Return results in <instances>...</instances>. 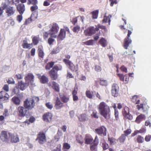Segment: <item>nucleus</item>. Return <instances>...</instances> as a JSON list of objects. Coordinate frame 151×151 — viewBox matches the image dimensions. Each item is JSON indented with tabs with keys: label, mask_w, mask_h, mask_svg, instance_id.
Listing matches in <instances>:
<instances>
[{
	"label": "nucleus",
	"mask_w": 151,
	"mask_h": 151,
	"mask_svg": "<svg viewBox=\"0 0 151 151\" xmlns=\"http://www.w3.org/2000/svg\"><path fill=\"white\" fill-rule=\"evenodd\" d=\"M34 78V76L32 74L29 73L25 76V79L26 82L28 83V81H29L31 84L32 85L33 84Z\"/></svg>",
	"instance_id": "13"
},
{
	"label": "nucleus",
	"mask_w": 151,
	"mask_h": 151,
	"mask_svg": "<svg viewBox=\"0 0 151 151\" xmlns=\"http://www.w3.org/2000/svg\"><path fill=\"white\" fill-rule=\"evenodd\" d=\"M95 27H96V29L97 31L99 30V29H104L105 31L106 30V27L105 26L101 25L100 24L95 25Z\"/></svg>",
	"instance_id": "39"
},
{
	"label": "nucleus",
	"mask_w": 151,
	"mask_h": 151,
	"mask_svg": "<svg viewBox=\"0 0 151 151\" xmlns=\"http://www.w3.org/2000/svg\"><path fill=\"white\" fill-rule=\"evenodd\" d=\"M65 37V30L63 29H61L59 35L58 36L59 38L63 40Z\"/></svg>",
	"instance_id": "28"
},
{
	"label": "nucleus",
	"mask_w": 151,
	"mask_h": 151,
	"mask_svg": "<svg viewBox=\"0 0 151 151\" xmlns=\"http://www.w3.org/2000/svg\"><path fill=\"white\" fill-rule=\"evenodd\" d=\"M85 143L86 144H91L93 142V140L91 136H88V134L86 135V137L85 139Z\"/></svg>",
	"instance_id": "20"
},
{
	"label": "nucleus",
	"mask_w": 151,
	"mask_h": 151,
	"mask_svg": "<svg viewBox=\"0 0 151 151\" xmlns=\"http://www.w3.org/2000/svg\"><path fill=\"white\" fill-rule=\"evenodd\" d=\"M136 140L138 143H142L144 142V139L143 137L139 135L137 136Z\"/></svg>",
	"instance_id": "36"
},
{
	"label": "nucleus",
	"mask_w": 151,
	"mask_h": 151,
	"mask_svg": "<svg viewBox=\"0 0 151 151\" xmlns=\"http://www.w3.org/2000/svg\"><path fill=\"white\" fill-rule=\"evenodd\" d=\"M114 115L116 120H117L119 119V113L117 110L114 111Z\"/></svg>",
	"instance_id": "54"
},
{
	"label": "nucleus",
	"mask_w": 151,
	"mask_h": 151,
	"mask_svg": "<svg viewBox=\"0 0 151 151\" xmlns=\"http://www.w3.org/2000/svg\"><path fill=\"white\" fill-rule=\"evenodd\" d=\"M99 13L98 10H94L91 13L92 15V18L93 19H96L97 18Z\"/></svg>",
	"instance_id": "30"
},
{
	"label": "nucleus",
	"mask_w": 151,
	"mask_h": 151,
	"mask_svg": "<svg viewBox=\"0 0 151 151\" xmlns=\"http://www.w3.org/2000/svg\"><path fill=\"white\" fill-rule=\"evenodd\" d=\"M137 98V96L134 95L133 96L131 99V101L133 102L134 103L136 102Z\"/></svg>",
	"instance_id": "61"
},
{
	"label": "nucleus",
	"mask_w": 151,
	"mask_h": 151,
	"mask_svg": "<svg viewBox=\"0 0 151 151\" xmlns=\"http://www.w3.org/2000/svg\"><path fill=\"white\" fill-rule=\"evenodd\" d=\"M34 100L32 98H28L24 101V107L28 109H32L35 106Z\"/></svg>",
	"instance_id": "4"
},
{
	"label": "nucleus",
	"mask_w": 151,
	"mask_h": 151,
	"mask_svg": "<svg viewBox=\"0 0 151 151\" xmlns=\"http://www.w3.org/2000/svg\"><path fill=\"white\" fill-rule=\"evenodd\" d=\"M30 44H28L27 43L24 42L23 45L22 46L24 48H27L30 49L31 47Z\"/></svg>",
	"instance_id": "52"
},
{
	"label": "nucleus",
	"mask_w": 151,
	"mask_h": 151,
	"mask_svg": "<svg viewBox=\"0 0 151 151\" xmlns=\"http://www.w3.org/2000/svg\"><path fill=\"white\" fill-rule=\"evenodd\" d=\"M52 87V88L56 91H59V89L58 87V85L56 82H53Z\"/></svg>",
	"instance_id": "38"
},
{
	"label": "nucleus",
	"mask_w": 151,
	"mask_h": 151,
	"mask_svg": "<svg viewBox=\"0 0 151 151\" xmlns=\"http://www.w3.org/2000/svg\"><path fill=\"white\" fill-rule=\"evenodd\" d=\"M91 116L96 119H98L99 118L98 116L97 115V111H93L91 114Z\"/></svg>",
	"instance_id": "48"
},
{
	"label": "nucleus",
	"mask_w": 151,
	"mask_h": 151,
	"mask_svg": "<svg viewBox=\"0 0 151 151\" xmlns=\"http://www.w3.org/2000/svg\"><path fill=\"white\" fill-rule=\"evenodd\" d=\"M111 15H109L108 17L105 16L102 20L103 23H106L108 22L109 25H110L111 20L110 18L111 17Z\"/></svg>",
	"instance_id": "29"
},
{
	"label": "nucleus",
	"mask_w": 151,
	"mask_h": 151,
	"mask_svg": "<svg viewBox=\"0 0 151 151\" xmlns=\"http://www.w3.org/2000/svg\"><path fill=\"white\" fill-rule=\"evenodd\" d=\"M131 30H128V34L127 37L124 39V48L127 49L129 47V45L131 44L132 40L129 38L130 35L132 33V31L133 30L132 27L129 28Z\"/></svg>",
	"instance_id": "3"
},
{
	"label": "nucleus",
	"mask_w": 151,
	"mask_h": 151,
	"mask_svg": "<svg viewBox=\"0 0 151 151\" xmlns=\"http://www.w3.org/2000/svg\"><path fill=\"white\" fill-rule=\"evenodd\" d=\"M125 117H127V119L129 120H131L132 119V116L129 113H128L127 114H126V115H123Z\"/></svg>",
	"instance_id": "59"
},
{
	"label": "nucleus",
	"mask_w": 151,
	"mask_h": 151,
	"mask_svg": "<svg viewBox=\"0 0 151 151\" xmlns=\"http://www.w3.org/2000/svg\"><path fill=\"white\" fill-rule=\"evenodd\" d=\"M59 51V49L58 48H56L53 49V50L51 52V54H56Z\"/></svg>",
	"instance_id": "56"
},
{
	"label": "nucleus",
	"mask_w": 151,
	"mask_h": 151,
	"mask_svg": "<svg viewBox=\"0 0 151 151\" xmlns=\"http://www.w3.org/2000/svg\"><path fill=\"white\" fill-rule=\"evenodd\" d=\"M102 147L104 150L108 149L109 147L108 144L105 142L102 143Z\"/></svg>",
	"instance_id": "43"
},
{
	"label": "nucleus",
	"mask_w": 151,
	"mask_h": 151,
	"mask_svg": "<svg viewBox=\"0 0 151 151\" xmlns=\"http://www.w3.org/2000/svg\"><path fill=\"white\" fill-rule=\"evenodd\" d=\"M126 136L124 134H122L120 137L119 139L120 142H124L126 139Z\"/></svg>",
	"instance_id": "45"
},
{
	"label": "nucleus",
	"mask_w": 151,
	"mask_h": 151,
	"mask_svg": "<svg viewBox=\"0 0 151 151\" xmlns=\"http://www.w3.org/2000/svg\"><path fill=\"white\" fill-rule=\"evenodd\" d=\"M106 128L104 126H102L100 127L95 129L96 132L99 135H103L105 136L106 135Z\"/></svg>",
	"instance_id": "10"
},
{
	"label": "nucleus",
	"mask_w": 151,
	"mask_h": 151,
	"mask_svg": "<svg viewBox=\"0 0 151 151\" xmlns=\"http://www.w3.org/2000/svg\"><path fill=\"white\" fill-rule=\"evenodd\" d=\"M29 2H28V4L32 3L34 4V5L31 7V9L32 11L36 10L38 9V6L36 5L37 3V0H28Z\"/></svg>",
	"instance_id": "17"
},
{
	"label": "nucleus",
	"mask_w": 151,
	"mask_h": 151,
	"mask_svg": "<svg viewBox=\"0 0 151 151\" xmlns=\"http://www.w3.org/2000/svg\"><path fill=\"white\" fill-rule=\"evenodd\" d=\"M137 109L139 110L141 109H144L143 108V104H141L140 105H138L136 106Z\"/></svg>",
	"instance_id": "62"
},
{
	"label": "nucleus",
	"mask_w": 151,
	"mask_h": 151,
	"mask_svg": "<svg viewBox=\"0 0 151 151\" xmlns=\"http://www.w3.org/2000/svg\"><path fill=\"white\" fill-rule=\"evenodd\" d=\"M78 91V88H74V90L73 91L72 94V96L76 95L77 93V92Z\"/></svg>",
	"instance_id": "58"
},
{
	"label": "nucleus",
	"mask_w": 151,
	"mask_h": 151,
	"mask_svg": "<svg viewBox=\"0 0 151 151\" xmlns=\"http://www.w3.org/2000/svg\"><path fill=\"white\" fill-rule=\"evenodd\" d=\"M7 139V135L6 132L3 131L1 133V136L0 137V139L2 141H5Z\"/></svg>",
	"instance_id": "27"
},
{
	"label": "nucleus",
	"mask_w": 151,
	"mask_h": 151,
	"mask_svg": "<svg viewBox=\"0 0 151 151\" xmlns=\"http://www.w3.org/2000/svg\"><path fill=\"white\" fill-rule=\"evenodd\" d=\"M99 43L103 47H105L107 45V41L103 37L101 38L99 40Z\"/></svg>",
	"instance_id": "26"
},
{
	"label": "nucleus",
	"mask_w": 151,
	"mask_h": 151,
	"mask_svg": "<svg viewBox=\"0 0 151 151\" xmlns=\"http://www.w3.org/2000/svg\"><path fill=\"white\" fill-rule=\"evenodd\" d=\"M12 101L16 105H19L20 104V100L17 97H14L12 99Z\"/></svg>",
	"instance_id": "34"
},
{
	"label": "nucleus",
	"mask_w": 151,
	"mask_h": 151,
	"mask_svg": "<svg viewBox=\"0 0 151 151\" xmlns=\"http://www.w3.org/2000/svg\"><path fill=\"white\" fill-rule=\"evenodd\" d=\"M58 70V67L55 66L49 72L51 78L53 80H56L57 78V71Z\"/></svg>",
	"instance_id": "6"
},
{
	"label": "nucleus",
	"mask_w": 151,
	"mask_h": 151,
	"mask_svg": "<svg viewBox=\"0 0 151 151\" xmlns=\"http://www.w3.org/2000/svg\"><path fill=\"white\" fill-rule=\"evenodd\" d=\"M145 118L146 116L144 114H141L137 117L135 122L137 124H139L142 119H145Z\"/></svg>",
	"instance_id": "22"
},
{
	"label": "nucleus",
	"mask_w": 151,
	"mask_h": 151,
	"mask_svg": "<svg viewBox=\"0 0 151 151\" xmlns=\"http://www.w3.org/2000/svg\"><path fill=\"white\" fill-rule=\"evenodd\" d=\"M50 29L49 30V33L50 35V36L52 37L56 38L57 36L56 34L59 30V27L58 24L56 23H53L50 24Z\"/></svg>",
	"instance_id": "2"
},
{
	"label": "nucleus",
	"mask_w": 151,
	"mask_h": 151,
	"mask_svg": "<svg viewBox=\"0 0 151 151\" xmlns=\"http://www.w3.org/2000/svg\"><path fill=\"white\" fill-rule=\"evenodd\" d=\"M63 106V104L61 103L58 97L56 99V102L55 105V107L56 109H59Z\"/></svg>",
	"instance_id": "24"
},
{
	"label": "nucleus",
	"mask_w": 151,
	"mask_h": 151,
	"mask_svg": "<svg viewBox=\"0 0 151 151\" xmlns=\"http://www.w3.org/2000/svg\"><path fill=\"white\" fill-rule=\"evenodd\" d=\"M51 37L48 40V43L50 45H51L52 42H53L54 41V39H52V38H55V37H52L50 36Z\"/></svg>",
	"instance_id": "60"
},
{
	"label": "nucleus",
	"mask_w": 151,
	"mask_h": 151,
	"mask_svg": "<svg viewBox=\"0 0 151 151\" xmlns=\"http://www.w3.org/2000/svg\"><path fill=\"white\" fill-rule=\"evenodd\" d=\"M121 70L126 73L127 72V68L124 66V65L122 66L120 68Z\"/></svg>",
	"instance_id": "57"
},
{
	"label": "nucleus",
	"mask_w": 151,
	"mask_h": 151,
	"mask_svg": "<svg viewBox=\"0 0 151 151\" xmlns=\"http://www.w3.org/2000/svg\"><path fill=\"white\" fill-rule=\"evenodd\" d=\"M123 115H126V114H127L129 113V109L127 106H125L124 108V111H123Z\"/></svg>",
	"instance_id": "42"
},
{
	"label": "nucleus",
	"mask_w": 151,
	"mask_h": 151,
	"mask_svg": "<svg viewBox=\"0 0 151 151\" xmlns=\"http://www.w3.org/2000/svg\"><path fill=\"white\" fill-rule=\"evenodd\" d=\"M46 107L49 109H51L53 108V105L50 102L46 104Z\"/></svg>",
	"instance_id": "53"
},
{
	"label": "nucleus",
	"mask_w": 151,
	"mask_h": 151,
	"mask_svg": "<svg viewBox=\"0 0 151 151\" xmlns=\"http://www.w3.org/2000/svg\"><path fill=\"white\" fill-rule=\"evenodd\" d=\"M67 65L68 67L69 68L73 71H77V68L70 61L67 60Z\"/></svg>",
	"instance_id": "14"
},
{
	"label": "nucleus",
	"mask_w": 151,
	"mask_h": 151,
	"mask_svg": "<svg viewBox=\"0 0 151 151\" xmlns=\"http://www.w3.org/2000/svg\"><path fill=\"white\" fill-rule=\"evenodd\" d=\"M99 143V139L97 136H96L93 142L90 145V149L91 151H97V146Z\"/></svg>",
	"instance_id": "8"
},
{
	"label": "nucleus",
	"mask_w": 151,
	"mask_h": 151,
	"mask_svg": "<svg viewBox=\"0 0 151 151\" xmlns=\"http://www.w3.org/2000/svg\"><path fill=\"white\" fill-rule=\"evenodd\" d=\"M83 43L84 44L87 45H93L94 43V41L93 40H90Z\"/></svg>",
	"instance_id": "40"
},
{
	"label": "nucleus",
	"mask_w": 151,
	"mask_h": 151,
	"mask_svg": "<svg viewBox=\"0 0 151 151\" xmlns=\"http://www.w3.org/2000/svg\"><path fill=\"white\" fill-rule=\"evenodd\" d=\"M98 109L100 114L105 119L109 118L110 110L109 107L105 102H101L99 105Z\"/></svg>",
	"instance_id": "1"
},
{
	"label": "nucleus",
	"mask_w": 151,
	"mask_h": 151,
	"mask_svg": "<svg viewBox=\"0 0 151 151\" xmlns=\"http://www.w3.org/2000/svg\"><path fill=\"white\" fill-rule=\"evenodd\" d=\"M36 140H38V142L40 144H42L45 142L46 138L45 134L43 133H40L38 135Z\"/></svg>",
	"instance_id": "9"
},
{
	"label": "nucleus",
	"mask_w": 151,
	"mask_h": 151,
	"mask_svg": "<svg viewBox=\"0 0 151 151\" xmlns=\"http://www.w3.org/2000/svg\"><path fill=\"white\" fill-rule=\"evenodd\" d=\"M11 140L12 142L16 143L19 141V139L17 136L12 135L11 137Z\"/></svg>",
	"instance_id": "35"
},
{
	"label": "nucleus",
	"mask_w": 151,
	"mask_h": 151,
	"mask_svg": "<svg viewBox=\"0 0 151 151\" xmlns=\"http://www.w3.org/2000/svg\"><path fill=\"white\" fill-rule=\"evenodd\" d=\"M27 108L24 107L23 106H19L18 108V111L19 112V115L20 116H27L29 113Z\"/></svg>",
	"instance_id": "7"
},
{
	"label": "nucleus",
	"mask_w": 151,
	"mask_h": 151,
	"mask_svg": "<svg viewBox=\"0 0 151 151\" xmlns=\"http://www.w3.org/2000/svg\"><path fill=\"white\" fill-rule=\"evenodd\" d=\"M79 120L81 122H85L88 120L87 116L86 114H82L78 117Z\"/></svg>",
	"instance_id": "25"
},
{
	"label": "nucleus",
	"mask_w": 151,
	"mask_h": 151,
	"mask_svg": "<svg viewBox=\"0 0 151 151\" xmlns=\"http://www.w3.org/2000/svg\"><path fill=\"white\" fill-rule=\"evenodd\" d=\"M151 139V135H146L145 137V140L147 142H148Z\"/></svg>",
	"instance_id": "55"
},
{
	"label": "nucleus",
	"mask_w": 151,
	"mask_h": 151,
	"mask_svg": "<svg viewBox=\"0 0 151 151\" xmlns=\"http://www.w3.org/2000/svg\"><path fill=\"white\" fill-rule=\"evenodd\" d=\"M38 51L39 56L42 58H43L44 53L42 47L41 46L39 47Z\"/></svg>",
	"instance_id": "31"
},
{
	"label": "nucleus",
	"mask_w": 151,
	"mask_h": 151,
	"mask_svg": "<svg viewBox=\"0 0 151 151\" xmlns=\"http://www.w3.org/2000/svg\"><path fill=\"white\" fill-rule=\"evenodd\" d=\"M109 1L110 3V6H113L114 4H116L117 3V0H109Z\"/></svg>",
	"instance_id": "47"
},
{
	"label": "nucleus",
	"mask_w": 151,
	"mask_h": 151,
	"mask_svg": "<svg viewBox=\"0 0 151 151\" xmlns=\"http://www.w3.org/2000/svg\"><path fill=\"white\" fill-rule=\"evenodd\" d=\"M39 37H35L32 39V41L35 45H37L38 42Z\"/></svg>",
	"instance_id": "44"
},
{
	"label": "nucleus",
	"mask_w": 151,
	"mask_h": 151,
	"mask_svg": "<svg viewBox=\"0 0 151 151\" xmlns=\"http://www.w3.org/2000/svg\"><path fill=\"white\" fill-rule=\"evenodd\" d=\"M17 9L19 13L22 14L23 13L25 10L24 6L23 4H20L17 5Z\"/></svg>",
	"instance_id": "19"
},
{
	"label": "nucleus",
	"mask_w": 151,
	"mask_h": 151,
	"mask_svg": "<svg viewBox=\"0 0 151 151\" xmlns=\"http://www.w3.org/2000/svg\"><path fill=\"white\" fill-rule=\"evenodd\" d=\"M51 148L52 149V151H60V146L59 147L57 146V147H56L55 148L51 147Z\"/></svg>",
	"instance_id": "64"
},
{
	"label": "nucleus",
	"mask_w": 151,
	"mask_h": 151,
	"mask_svg": "<svg viewBox=\"0 0 151 151\" xmlns=\"http://www.w3.org/2000/svg\"><path fill=\"white\" fill-rule=\"evenodd\" d=\"M108 140L109 142V144L110 145H113L115 144L116 143V139L113 137H108Z\"/></svg>",
	"instance_id": "33"
},
{
	"label": "nucleus",
	"mask_w": 151,
	"mask_h": 151,
	"mask_svg": "<svg viewBox=\"0 0 151 151\" xmlns=\"http://www.w3.org/2000/svg\"><path fill=\"white\" fill-rule=\"evenodd\" d=\"M95 70L97 72H99L101 71V68L99 66L96 65L95 66Z\"/></svg>",
	"instance_id": "63"
},
{
	"label": "nucleus",
	"mask_w": 151,
	"mask_h": 151,
	"mask_svg": "<svg viewBox=\"0 0 151 151\" xmlns=\"http://www.w3.org/2000/svg\"><path fill=\"white\" fill-rule=\"evenodd\" d=\"M52 117V114L50 113L45 114L43 116L44 120L47 122H50L51 121Z\"/></svg>",
	"instance_id": "21"
},
{
	"label": "nucleus",
	"mask_w": 151,
	"mask_h": 151,
	"mask_svg": "<svg viewBox=\"0 0 151 151\" xmlns=\"http://www.w3.org/2000/svg\"><path fill=\"white\" fill-rule=\"evenodd\" d=\"M9 95L5 91H2L0 93V101H4L8 99Z\"/></svg>",
	"instance_id": "12"
},
{
	"label": "nucleus",
	"mask_w": 151,
	"mask_h": 151,
	"mask_svg": "<svg viewBox=\"0 0 151 151\" xmlns=\"http://www.w3.org/2000/svg\"><path fill=\"white\" fill-rule=\"evenodd\" d=\"M146 131V129L145 128H142L139 130H136L134 131V132L132 133L131 134L132 137H133L137 135L139 133H142L145 132Z\"/></svg>",
	"instance_id": "23"
},
{
	"label": "nucleus",
	"mask_w": 151,
	"mask_h": 151,
	"mask_svg": "<svg viewBox=\"0 0 151 151\" xmlns=\"http://www.w3.org/2000/svg\"><path fill=\"white\" fill-rule=\"evenodd\" d=\"M96 31H97L96 27L95 28L94 27L90 26L85 30L84 33L86 36H91L93 34H95Z\"/></svg>",
	"instance_id": "5"
},
{
	"label": "nucleus",
	"mask_w": 151,
	"mask_h": 151,
	"mask_svg": "<svg viewBox=\"0 0 151 151\" xmlns=\"http://www.w3.org/2000/svg\"><path fill=\"white\" fill-rule=\"evenodd\" d=\"M131 130L130 129H128L127 130L124 131V135L126 136L130 134L131 133Z\"/></svg>",
	"instance_id": "46"
},
{
	"label": "nucleus",
	"mask_w": 151,
	"mask_h": 151,
	"mask_svg": "<svg viewBox=\"0 0 151 151\" xmlns=\"http://www.w3.org/2000/svg\"><path fill=\"white\" fill-rule=\"evenodd\" d=\"M93 92L89 90L86 91L85 93L86 96L90 99H92L93 97Z\"/></svg>",
	"instance_id": "37"
},
{
	"label": "nucleus",
	"mask_w": 151,
	"mask_h": 151,
	"mask_svg": "<svg viewBox=\"0 0 151 151\" xmlns=\"http://www.w3.org/2000/svg\"><path fill=\"white\" fill-rule=\"evenodd\" d=\"M15 9L13 7H9L6 9V13L8 17L13 15L15 12Z\"/></svg>",
	"instance_id": "15"
},
{
	"label": "nucleus",
	"mask_w": 151,
	"mask_h": 151,
	"mask_svg": "<svg viewBox=\"0 0 151 151\" xmlns=\"http://www.w3.org/2000/svg\"><path fill=\"white\" fill-rule=\"evenodd\" d=\"M117 76L119 77L120 80L121 81H124V77L122 74L117 73Z\"/></svg>",
	"instance_id": "49"
},
{
	"label": "nucleus",
	"mask_w": 151,
	"mask_h": 151,
	"mask_svg": "<svg viewBox=\"0 0 151 151\" xmlns=\"http://www.w3.org/2000/svg\"><path fill=\"white\" fill-rule=\"evenodd\" d=\"M38 77L40 80V82L42 83H46L48 82V78L44 75L41 76L40 74L37 75Z\"/></svg>",
	"instance_id": "16"
},
{
	"label": "nucleus",
	"mask_w": 151,
	"mask_h": 151,
	"mask_svg": "<svg viewBox=\"0 0 151 151\" xmlns=\"http://www.w3.org/2000/svg\"><path fill=\"white\" fill-rule=\"evenodd\" d=\"M37 17V14L36 13H34L32 14L30 18L33 21H34L35 19H36Z\"/></svg>",
	"instance_id": "50"
},
{
	"label": "nucleus",
	"mask_w": 151,
	"mask_h": 151,
	"mask_svg": "<svg viewBox=\"0 0 151 151\" xmlns=\"http://www.w3.org/2000/svg\"><path fill=\"white\" fill-rule=\"evenodd\" d=\"M97 81L99 83L100 85L102 86H106L107 84L106 80H104L102 78L98 79Z\"/></svg>",
	"instance_id": "32"
},
{
	"label": "nucleus",
	"mask_w": 151,
	"mask_h": 151,
	"mask_svg": "<svg viewBox=\"0 0 151 151\" xmlns=\"http://www.w3.org/2000/svg\"><path fill=\"white\" fill-rule=\"evenodd\" d=\"M80 30V27L78 26H76L73 27V31L75 32H78Z\"/></svg>",
	"instance_id": "51"
},
{
	"label": "nucleus",
	"mask_w": 151,
	"mask_h": 151,
	"mask_svg": "<svg viewBox=\"0 0 151 151\" xmlns=\"http://www.w3.org/2000/svg\"><path fill=\"white\" fill-rule=\"evenodd\" d=\"M117 85L116 84L114 83L112 86L111 94L114 96H117L118 95V90L117 89Z\"/></svg>",
	"instance_id": "11"
},
{
	"label": "nucleus",
	"mask_w": 151,
	"mask_h": 151,
	"mask_svg": "<svg viewBox=\"0 0 151 151\" xmlns=\"http://www.w3.org/2000/svg\"><path fill=\"white\" fill-rule=\"evenodd\" d=\"M76 139L77 142L80 143L81 145L83 143V138L81 136H77L76 137Z\"/></svg>",
	"instance_id": "41"
},
{
	"label": "nucleus",
	"mask_w": 151,
	"mask_h": 151,
	"mask_svg": "<svg viewBox=\"0 0 151 151\" xmlns=\"http://www.w3.org/2000/svg\"><path fill=\"white\" fill-rule=\"evenodd\" d=\"M29 84L27 83H24L22 81H21L18 82V87L21 90H23L25 89L28 86Z\"/></svg>",
	"instance_id": "18"
}]
</instances>
